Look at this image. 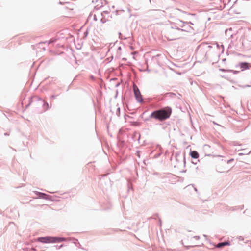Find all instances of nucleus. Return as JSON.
<instances>
[{
    "instance_id": "obj_1",
    "label": "nucleus",
    "mask_w": 251,
    "mask_h": 251,
    "mask_svg": "<svg viewBox=\"0 0 251 251\" xmlns=\"http://www.w3.org/2000/svg\"><path fill=\"white\" fill-rule=\"evenodd\" d=\"M172 112V108L169 106L162 107L153 111L149 117L145 118L144 121L146 122L153 119L159 122H163L170 118Z\"/></svg>"
},
{
    "instance_id": "obj_2",
    "label": "nucleus",
    "mask_w": 251,
    "mask_h": 251,
    "mask_svg": "<svg viewBox=\"0 0 251 251\" xmlns=\"http://www.w3.org/2000/svg\"><path fill=\"white\" fill-rule=\"evenodd\" d=\"M171 28L181 32L192 33L194 29L191 26L188 25V22L184 21L180 19H177L175 22H170Z\"/></svg>"
},
{
    "instance_id": "obj_3",
    "label": "nucleus",
    "mask_w": 251,
    "mask_h": 251,
    "mask_svg": "<svg viewBox=\"0 0 251 251\" xmlns=\"http://www.w3.org/2000/svg\"><path fill=\"white\" fill-rule=\"evenodd\" d=\"M168 40L169 41H173L179 38L181 34H180V32L179 31H177V30L172 28L171 26L168 30Z\"/></svg>"
},
{
    "instance_id": "obj_4",
    "label": "nucleus",
    "mask_w": 251,
    "mask_h": 251,
    "mask_svg": "<svg viewBox=\"0 0 251 251\" xmlns=\"http://www.w3.org/2000/svg\"><path fill=\"white\" fill-rule=\"evenodd\" d=\"M133 89L134 95L137 101L139 103L143 102V97L138 87L136 85H134L133 87Z\"/></svg>"
},
{
    "instance_id": "obj_5",
    "label": "nucleus",
    "mask_w": 251,
    "mask_h": 251,
    "mask_svg": "<svg viewBox=\"0 0 251 251\" xmlns=\"http://www.w3.org/2000/svg\"><path fill=\"white\" fill-rule=\"evenodd\" d=\"M236 68H239L241 71L250 69L251 67L250 63L247 62H240L235 65Z\"/></svg>"
},
{
    "instance_id": "obj_6",
    "label": "nucleus",
    "mask_w": 251,
    "mask_h": 251,
    "mask_svg": "<svg viewBox=\"0 0 251 251\" xmlns=\"http://www.w3.org/2000/svg\"><path fill=\"white\" fill-rule=\"evenodd\" d=\"M36 241L42 243H53L52 236H47L38 237L36 239Z\"/></svg>"
},
{
    "instance_id": "obj_7",
    "label": "nucleus",
    "mask_w": 251,
    "mask_h": 251,
    "mask_svg": "<svg viewBox=\"0 0 251 251\" xmlns=\"http://www.w3.org/2000/svg\"><path fill=\"white\" fill-rule=\"evenodd\" d=\"M35 193L38 195V198L52 201V196L50 195L38 191H36Z\"/></svg>"
},
{
    "instance_id": "obj_8",
    "label": "nucleus",
    "mask_w": 251,
    "mask_h": 251,
    "mask_svg": "<svg viewBox=\"0 0 251 251\" xmlns=\"http://www.w3.org/2000/svg\"><path fill=\"white\" fill-rule=\"evenodd\" d=\"M52 240L53 243H55L66 241L67 239L65 237L52 236Z\"/></svg>"
},
{
    "instance_id": "obj_9",
    "label": "nucleus",
    "mask_w": 251,
    "mask_h": 251,
    "mask_svg": "<svg viewBox=\"0 0 251 251\" xmlns=\"http://www.w3.org/2000/svg\"><path fill=\"white\" fill-rule=\"evenodd\" d=\"M230 245V243L229 241H224L218 243L216 245V247L218 248H222L225 246H229Z\"/></svg>"
},
{
    "instance_id": "obj_10",
    "label": "nucleus",
    "mask_w": 251,
    "mask_h": 251,
    "mask_svg": "<svg viewBox=\"0 0 251 251\" xmlns=\"http://www.w3.org/2000/svg\"><path fill=\"white\" fill-rule=\"evenodd\" d=\"M190 155L193 159H198L199 157V154L196 151H190Z\"/></svg>"
},
{
    "instance_id": "obj_11",
    "label": "nucleus",
    "mask_w": 251,
    "mask_h": 251,
    "mask_svg": "<svg viewBox=\"0 0 251 251\" xmlns=\"http://www.w3.org/2000/svg\"><path fill=\"white\" fill-rule=\"evenodd\" d=\"M72 242L76 246L79 248H81V245L79 243L78 240L75 238H70V239Z\"/></svg>"
},
{
    "instance_id": "obj_12",
    "label": "nucleus",
    "mask_w": 251,
    "mask_h": 251,
    "mask_svg": "<svg viewBox=\"0 0 251 251\" xmlns=\"http://www.w3.org/2000/svg\"><path fill=\"white\" fill-rule=\"evenodd\" d=\"M244 208V205L236 206V207H228L227 209L229 210L235 211L238 209L242 210Z\"/></svg>"
},
{
    "instance_id": "obj_13",
    "label": "nucleus",
    "mask_w": 251,
    "mask_h": 251,
    "mask_svg": "<svg viewBox=\"0 0 251 251\" xmlns=\"http://www.w3.org/2000/svg\"><path fill=\"white\" fill-rule=\"evenodd\" d=\"M176 96V94L173 92H168L165 94V97L169 98H174Z\"/></svg>"
},
{
    "instance_id": "obj_14",
    "label": "nucleus",
    "mask_w": 251,
    "mask_h": 251,
    "mask_svg": "<svg viewBox=\"0 0 251 251\" xmlns=\"http://www.w3.org/2000/svg\"><path fill=\"white\" fill-rule=\"evenodd\" d=\"M233 161H234V159L233 158L230 159L228 160L227 161H226L225 160L222 159L220 161L219 164L220 165H223V164H225L226 162V163L229 164V163H230L231 162H232Z\"/></svg>"
},
{
    "instance_id": "obj_15",
    "label": "nucleus",
    "mask_w": 251,
    "mask_h": 251,
    "mask_svg": "<svg viewBox=\"0 0 251 251\" xmlns=\"http://www.w3.org/2000/svg\"><path fill=\"white\" fill-rule=\"evenodd\" d=\"M96 2H99L101 4L100 5L97 4L96 6H95V7H94L95 9L98 10L100 9V7H101L103 6V3L101 0H96Z\"/></svg>"
},
{
    "instance_id": "obj_16",
    "label": "nucleus",
    "mask_w": 251,
    "mask_h": 251,
    "mask_svg": "<svg viewBox=\"0 0 251 251\" xmlns=\"http://www.w3.org/2000/svg\"><path fill=\"white\" fill-rule=\"evenodd\" d=\"M140 134L139 133L135 132L133 135V138L136 139L137 138L138 140L139 141L140 139Z\"/></svg>"
},
{
    "instance_id": "obj_17",
    "label": "nucleus",
    "mask_w": 251,
    "mask_h": 251,
    "mask_svg": "<svg viewBox=\"0 0 251 251\" xmlns=\"http://www.w3.org/2000/svg\"><path fill=\"white\" fill-rule=\"evenodd\" d=\"M116 106H117L118 107L117 108V110H116V114L117 116L118 117H120V107H119V104H117L116 105Z\"/></svg>"
},
{
    "instance_id": "obj_18",
    "label": "nucleus",
    "mask_w": 251,
    "mask_h": 251,
    "mask_svg": "<svg viewBox=\"0 0 251 251\" xmlns=\"http://www.w3.org/2000/svg\"><path fill=\"white\" fill-rule=\"evenodd\" d=\"M180 153L179 152H176L175 153V157H176V161H177V162H179V158L180 157Z\"/></svg>"
},
{
    "instance_id": "obj_19",
    "label": "nucleus",
    "mask_w": 251,
    "mask_h": 251,
    "mask_svg": "<svg viewBox=\"0 0 251 251\" xmlns=\"http://www.w3.org/2000/svg\"><path fill=\"white\" fill-rule=\"evenodd\" d=\"M216 170L217 172L219 173H223L224 172V169L220 168L218 165L216 166Z\"/></svg>"
},
{
    "instance_id": "obj_20",
    "label": "nucleus",
    "mask_w": 251,
    "mask_h": 251,
    "mask_svg": "<svg viewBox=\"0 0 251 251\" xmlns=\"http://www.w3.org/2000/svg\"><path fill=\"white\" fill-rule=\"evenodd\" d=\"M43 107L44 108L46 107V110H47V109H48L50 108L49 106V103L46 101H44Z\"/></svg>"
},
{
    "instance_id": "obj_21",
    "label": "nucleus",
    "mask_w": 251,
    "mask_h": 251,
    "mask_svg": "<svg viewBox=\"0 0 251 251\" xmlns=\"http://www.w3.org/2000/svg\"><path fill=\"white\" fill-rule=\"evenodd\" d=\"M56 39H55V38H52V39H50L49 41H48V44H51V43H53L54 42H55L56 41Z\"/></svg>"
},
{
    "instance_id": "obj_22",
    "label": "nucleus",
    "mask_w": 251,
    "mask_h": 251,
    "mask_svg": "<svg viewBox=\"0 0 251 251\" xmlns=\"http://www.w3.org/2000/svg\"><path fill=\"white\" fill-rule=\"evenodd\" d=\"M230 71H229V72H231L233 74H239V73H240V71H237V70H233L230 69Z\"/></svg>"
},
{
    "instance_id": "obj_23",
    "label": "nucleus",
    "mask_w": 251,
    "mask_h": 251,
    "mask_svg": "<svg viewBox=\"0 0 251 251\" xmlns=\"http://www.w3.org/2000/svg\"><path fill=\"white\" fill-rule=\"evenodd\" d=\"M165 98H166V97H165V94L163 95H162L161 96L159 97L158 99V101H162V100H163L165 99Z\"/></svg>"
},
{
    "instance_id": "obj_24",
    "label": "nucleus",
    "mask_w": 251,
    "mask_h": 251,
    "mask_svg": "<svg viewBox=\"0 0 251 251\" xmlns=\"http://www.w3.org/2000/svg\"><path fill=\"white\" fill-rule=\"evenodd\" d=\"M219 71L223 72H229L230 69H225L223 68H220Z\"/></svg>"
},
{
    "instance_id": "obj_25",
    "label": "nucleus",
    "mask_w": 251,
    "mask_h": 251,
    "mask_svg": "<svg viewBox=\"0 0 251 251\" xmlns=\"http://www.w3.org/2000/svg\"><path fill=\"white\" fill-rule=\"evenodd\" d=\"M100 22L101 23L104 24V23H106L107 21V19H105V18L102 17L100 19Z\"/></svg>"
},
{
    "instance_id": "obj_26",
    "label": "nucleus",
    "mask_w": 251,
    "mask_h": 251,
    "mask_svg": "<svg viewBox=\"0 0 251 251\" xmlns=\"http://www.w3.org/2000/svg\"><path fill=\"white\" fill-rule=\"evenodd\" d=\"M140 153L141 151H137L135 152V155L138 156L139 158L140 157Z\"/></svg>"
},
{
    "instance_id": "obj_27",
    "label": "nucleus",
    "mask_w": 251,
    "mask_h": 251,
    "mask_svg": "<svg viewBox=\"0 0 251 251\" xmlns=\"http://www.w3.org/2000/svg\"><path fill=\"white\" fill-rule=\"evenodd\" d=\"M119 38L121 39H126V37H124L123 38V36H122V35L121 34V32H119Z\"/></svg>"
},
{
    "instance_id": "obj_28",
    "label": "nucleus",
    "mask_w": 251,
    "mask_h": 251,
    "mask_svg": "<svg viewBox=\"0 0 251 251\" xmlns=\"http://www.w3.org/2000/svg\"><path fill=\"white\" fill-rule=\"evenodd\" d=\"M63 246H64V245H63V244H61V245H59V246L55 245V246H54V247H55L56 248V249H61L62 247H63Z\"/></svg>"
},
{
    "instance_id": "obj_29",
    "label": "nucleus",
    "mask_w": 251,
    "mask_h": 251,
    "mask_svg": "<svg viewBox=\"0 0 251 251\" xmlns=\"http://www.w3.org/2000/svg\"><path fill=\"white\" fill-rule=\"evenodd\" d=\"M147 112V110H145V111H144L140 115V117L142 119H143V120L145 119L144 118V115Z\"/></svg>"
},
{
    "instance_id": "obj_30",
    "label": "nucleus",
    "mask_w": 251,
    "mask_h": 251,
    "mask_svg": "<svg viewBox=\"0 0 251 251\" xmlns=\"http://www.w3.org/2000/svg\"><path fill=\"white\" fill-rule=\"evenodd\" d=\"M58 96V95H52L50 96V98L51 99H55Z\"/></svg>"
},
{
    "instance_id": "obj_31",
    "label": "nucleus",
    "mask_w": 251,
    "mask_h": 251,
    "mask_svg": "<svg viewBox=\"0 0 251 251\" xmlns=\"http://www.w3.org/2000/svg\"><path fill=\"white\" fill-rule=\"evenodd\" d=\"M243 213L246 215H249L250 214V212L247 209L244 211Z\"/></svg>"
},
{
    "instance_id": "obj_32",
    "label": "nucleus",
    "mask_w": 251,
    "mask_h": 251,
    "mask_svg": "<svg viewBox=\"0 0 251 251\" xmlns=\"http://www.w3.org/2000/svg\"><path fill=\"white\" fill-rule=\"evenodd\" d=\"M88 31L87 30L84 32V37H86L88 36Z\"/></svg>"
},
{
    "instance_id": "obj_33",
    "label": "nucleus",
    "mask_w": 251,
    "mask_h": 251,
    "mask_svg": "<svg viewBox=\"0 0 251 251\" xmlns=\"http://www.w3.org/2000/svg\"><path fill=\"white\" fill-rule=\"evenodd\" d=\"M31 102H32V100H31V99L30 98L29 100V103L26 105L25 108H27L31 104Z\"/></svg>"
},
{
    "instance_id": "obj_34",
    "label": "nucleus",
    "mask_w": 251,
    "mask_h": 251,
    "mask_svg": "<svg viewBox=\"0 0 251 251\" xmlns=\"http://www.w3.org/2000/svg\"><path fill=\"white\" fill-rule=\"evenodd\" d=\"M109 12L107 11H103L101 13V15L102 16H103V14H108Z\"/></svg>"
},
{
    "instance_id": "obj_35",
    "label": "nucleus",
    "mask_w": 251,
    "mask_h": 251,
    "mask_svg": "<svg viewBox=\"0 0 251 251\" xmlns=\"http://www.w3.org/2000/svg\"><path fill=\"white\" fill-rule=\"evenodd\" d=\"M160 55H161L159 54H157V55H155V56H152V60L155 59L156 57H159V56H160Z\"/></svg>"
},
{
    "instance_id": "obj_36",
    "label": "nucleus",
    "mask_w": 251,
    "mask_h": 251,
    "mask_svg": "<svg viewBox=\"0 0 251 251\" xmlns=\"http://www.w3.org/2000/svg\"><path fill=\"white\" fill-rule=\"evenodd\" d=\"M161 153H157L154 155V157H155V158H157V157H159L161 155Z\"/></svg>"
},
{
    "instance_id": "obj_37",
    "label": "nucleus",
    "mask_w": 251,
    "mask_h": 251,
    "mask_svg": "<svg viewBox=\"0 0 251 251\" xmlns=\"http://www.w3.org/2000/svg\"><path fill=\"white\" fill-rule=\"evenodd\" d=\"M239 86L242 87V88H245V87H249L251 86L249 85H244V86Z\"/></svg>"
},
{
    "instance_id": "obj_38",
    "label": "nucleus",
    "mask_w": 251,
    "mask_h": 251,
    "mask_svg": "<svg viewBox=\"0 0 251 251\" xmlns=\"http://www.w3.org/2000/svg\"><path fill=\"white\" fill-rule=\"evenodd\" d=\"M93 19L94 21H97V18L96 15H94L93 16Z\"/></svg>"
},
{
    "instance_id": "obj_39",
    "label": "nucleus",
    "mask_w": 251,
    "mask_h": 251,
    "mask_svg": "<svg viewBox=\"0 0 251 251\" xmlns=\"http://www.w3.org/2000/svg\"><path fill=\"white\" fill-rule=\"evenodd\" d=\"M193 238L197 240H199L200 238L199 236H194Z\"/></svg>"
},
{
    "instance_id": "obj_40",
    "label": "nucleus",
    "mask_w": 251,
    "mask_h": 251,
    "mask_svg": "<svg viewBox=\"0 0 251 251\" xmlns=\"http://www.w3.org/2000/svg\"><path fill=\"white\" fill-rule=\"evenodd\" d=\"M183 162H184V164H185V163H186V160H185V155H183Z\"/></svg>"
},
{
    "instance_id": "obj_41",
    "label": "nucleus",
    "mask_w": 251,
    "mask_h": 251,
    "mask_svg": "<svg viewBox=\"0 0 251 251\" xmlns=\"http://www.w3.org/2000/svg\"><path fill=\"white\" fill-rule=\"evenodd\" d=\"M221 47H222V52H224V46L223 45H221Z\"/></svg>"
},
{
    "instance_id": "obj_42",
    "label": "nucleus",
    "mask_w": 251,
    "mask_h": 251,
    "mask_svg": "<svg viewBox=\"0 0 251 251\" xmlns=\"http://www.w3.org/2000/svg\"><path fill=\"white\" fill-rule=\"evenodd\" d=\"M189 24H191L192 25H194V24L191 22H188V25H189Z\"/></svg>"
},
{
    "instance_id": "obj_43",
    "label": "nucleus",
    "mask_w": 251,
    "mask_h": 251,
    "mask_svg": "<svg viewBox=\"0 0 251 251\" xmlns=\"http://www.w3.org/2000/svg\"><path fill=\"white\" fill-rule=\"evenodd\" d=\"M192 247H193V246H186V248L187 249H189L190 248Z\"/></svg>"
},
{
    "instance_id": "obj_44",
    "label": "nucleus",
    "mask_w": 251,
    "mask_h": 251,
    "mask_svg": "<svg viewBox=\"0 0 251 251\" xmlns=\"http://www.w3.org/2000/svg\"><path fill=\"white\" fill-rule=\"evenodd\" d=\"M4 135L5 136H8V135H9V133H7V132H6V133H5L4 134Z\"/></svg>"
},
{
    "instance_id": "obj_45",
    "label": "nucleus",
    "mask_w": 251,
    "mask_h": 251,
    "mask_svg": "<svg viewBox=\"0 0 251 251\" xmlns=\"http://www.w3.org/2000/svg\"><path fill=\"white\" fill-rule=\"evenodd\" d=\"M244 154H246V152L239 153V155H244Z\"/></svg>"
},
{
    "instance_id": "obj_46",
    "label": "nucleus",
    "mask_w": 251,
    "mask_h": 251,
    "mask_svg": "<svg viewBox=\"0 0 251 251\" xmlns=\"http://www.w3.org/2000/svg\"><path fill=\"white\" fill-rule=\"evenodd\" d=\"M192 163L193 164H197V162L192 161Z\"/></svg>"
},
{
    "instance_id": "obj_47",
    "label": "nucleus",
    "mask_w": 251,
    "mask_h": 251,
    "mask_svg": "<svg viewBox=\"0 0 251 251\" xmlns=\"http://www.w3.org/2000/svg\"><path fill=\"white\" fill-rule=\"evenodd\" d=\"M121 49H122V48H121V47H120V46H119V47L118 48V50H121Z\"/></svg>"
},
{
    "instance_id": "obj_48",
    "label": "nucleus",
    "mask_w": 251,
    "mask_h": 251,
    "mask_svg": "<svg viewBox=\"0 0 251 251\" xmlns=\"http://www.w3.org/2000/svg\"><path fill=\"white\" fill-rule=\"evenodd\" d=\"M221 77L226 79V76L225 75H221Z\"/></svg>"
},
{
    "instance_id": "obj_49",
    "label": "nucleus",
    "mask_w": 251,
    "mask_h": 251,
    "mask_svg": "<svg viewBox=\"0 0 251 251\" xmlns=\"http://www.w3.org/2000/svg\"><path fill=\"white\" fill-rule=\"evenodd\" d=\"M229 105H228V104L225 105V107L226 108L227 107H229Z\"/></svg>"
},
{
    "instance_id": "obj_50",
    "label": "nucleus",
    "mask_w": 251,
    "mask_h": 251,
    "mask_svg": "<svg viewBox=\"0 0 251 251\" xmlns=\"http://www.w3.org/2000/svg\"><path fill=\"white\" fill-rule=\"evenodd\" d=\"M226 60V58H224L222 59V61L225 62Z\"/></svg>"
},
{
    "instance_id": "obj_51",
    "label": "nucleus",
    "mask_w": 251,
    "mask_h": 251,
    "mask_svg": "<svg viewBox=\"0 0 251 251\" xmlns=\"http://www.w3.org/2000/svg\"><path fill=\"white\" fill-rule=\"evenodd\" d=\"M146 70H147V71H148V72H150V69H149L148 68H147V69H146Z\"/></svg>"
},
{
    "instance_id": "obj_52",
    "label": "nucleus",
    "mask_w": 251,
    "mask_h": 251,
    "mask_svg": "<svg viewBox=\"0 0 251 251\" xmlns=\"http://www.w3.org/2000/svg\"><path fill=\"white\" fill-rule=\"evenodd\" d=\"M38 100H42V99L41 98H39Z\"/></svg>"
},
{
    "instance_id": "obj_53",
    "label": "nucleus",
    "mask_w": 251,
    "mask_h": 251,
    "mask_svg": "<svg viewBox=\"0 0 251 251\" xmlns=\"http://www.w3.org/2000/svg\"><path fill=\"white\" fill-rule=\"evenodd\" d=\"M208 48L210 49L212 48V46L210 45H209V46H208Z\"/></svg>"
},
{
    "instance_id": "obj_54",
    "label": "nucleus",
    "mask_w": 251,
    "mask_h": 251,
    "mask_svg": "<svg viewBox=\"0 0 251 251\" xmlns=\"http://www.w3.org/2000/svg\"><path fill=\"white\" fill-rule=\"evenodd\" d=\"M207 54L206 53L205 55V58H206V59H207Z\"/></svg>"
},
{
    "instance_id": "obj_55",
    "label": "nucleus",
    "mask_w": 251,
    "mask_h": 251,
    "mask_svg": "<svg viewBox=\"0 0 251 251\" xmlns=\"http://www.w3.org/2000/svg\"><path fill=\"white\" fill-rule=\"evenodd\" d=\"M159 222H160V224H161V220L160 219H159Z\"/></svg>"
},
{
    "instance_id": "obj_56",
    "label": "nucleus",
    "mask_w": 251,
    "mask_h": 251,
    "mask_svg": "<svg viewBox=\"0 0 251 251\" xmlns=\"http://www.w3.org/2000/svg\"><path fill=\"white\" fill-rule=\"evenodd\" d=\"M220 98H222V99H224V97L223 96H220Z\"/></svg>"
},
{
    "instance_id": "obj_57",
    "label": "nucleus",
    "mask_w": 251,
    "mask_h": 251,
    "mask_svg": "<svg viewBox=\"0 0 251 251\" xmlns=\"http://www.w3.org/2000/svg\"><path fill=\"white\" fill-rule=\"evenodd\" d=\"M32 250H33V251H35V250H36L35 248H32Z\"/></svg>"
},
{
    "instance_id": "obj_58",
    "label": "nucleus",
    "mask_w": 251,
    "mask_h": 251,
    "mask_svg": "<svg viewBox=\"0 0 251 251\" xmlns=\"http://www.w3.org/2000/svg\"><path fill=\"white\" fill-rule=\"evenodd\" d=\"M48 192H49V193H52V192H50V191H48Z\"/></svg>"
},
{
    "instance_id": "obj_59",
    "label": "nucleus",
    "mask_w": 251,
    "mask_h": 251,
    "mask_svg": "<svg viewBox=\"0 0 251 251\" xmlns=\"http://www.w3.org/2000/svg\"><path fill=\"white\" fill-rule=\"evenodd\" d=\"M195 190L197 191V188H195Z\"/></svg>"
}]
</instances>
